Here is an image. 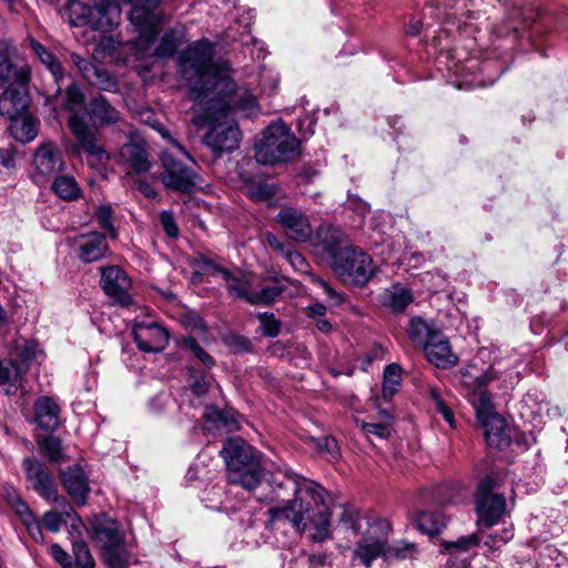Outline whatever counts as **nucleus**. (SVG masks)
<instances>
[{
  "label": "nucleus",
  "mask_w": 568,
  "mask_h": 568,
  "mask_svg": "<svg viewBox=\"0 0 568 568\" xmlns=\"http://www.w3.org/2000/svg\"><path fill=\"white\" fill-rule=\"evenodd\" d=\"M313 245L328 261L329 265L333 264V260H337L344 251L351 247L345 232L331 224H323L316 230Z\"/></svg>",
  "instance_id": "f8f14e48"
},
{
  "label": "nucleus",
  "mask_w": 568,
  "mask_h": 568,
  "mask_svg": "<svg viewBox=\"0 0 568 568\" xmlns=\"http://www.w3.org/2000/svg\"><path fill=\"white\" fill-rule=\"evenodd\" d=\"M29 78L28 65L17 61L11 49L0 48V89L26 87Z\"/></svg>",
  "instance_id": "dca6fc26"
},
{
  "label": "nucleus",
  "mask_w": 568,
  "mask_h": 568,
  "mask_svg": "<svg viewBox=\"0 0 568 568\" xmlns=\"http://www.w3.org/2000/svg\"><path fill=\"white\" fill-rule=\"evenodd\" d=\"M31 48L33 53L40 60V62L44 64L45 68L50 71L55 83L59 84L60 81L63 80L64 71L58 59L38 41L33 40L31 42Z\"/></svg>",
  "instance_id": "72a5a7b5"
},
{
  "label": "nucleus",
  "mask_w": 568,
  "mask_h": 568,
  "mask_svg": "<svg viewBox=\"0 0 568 568\" xmlns=\"http://www.w3.org/2000/svg\"><path fill=\"white\" fill-rule=\"evenodd\" d=\"M189 385L192 393L197 397L207 394L209 392L213 390V388L219 390V387L213 384V379L210 375L195 371H193L190 375Z\"/></svg>",
  "instance_id": "c03bdc74"
},
{
  "label": "nucleus",
  "mask_w": 568,
  "mask_h": 568,
  "mask_svg": "<svg viewBox=\"0 0 568 568\" xmlns=\"http://www.w3.org/2000/svg\"><path fill=\"white\" fill-rule=\"evenodd\" d=\"M60 408L50 397L42 396L34 403V420L37 425L44 429L53 432L59 426Z\"/></svg>",
  "instance_id": "a878e982"
},
{
  "label": "nucleus",
  "mask_w": 568,
  "mask_h": 568,
  "mask_svg": "<svg viewBox=\"0 0 568 568\" xmlns=\"http://www.w3.org/2000/svg\"><path fill=\"white\" fill-rule=\"evenodd\" d=\"M116 50V42L111 37H102L93 50L94 59H103L110 57Z\"/></svg>",
  "instance_id": "052dcab7"
},
{
  "label": "nucleus",
  "mask_w": 568,
  "mask_h": 568,
  "mask_svg": "<svg viewBox=\"0 0 568 568\" xmlns=\"http://www.w3.org/2000/svg\"><path fill=\"white\" fill-rule=\"evenodd\" d=\"M272 484L294 493V499L283 507L267 510L268 525L287 520L296 531H303L310 524L315 532L312 538L322 541L329 536V515L325 505L326 490L317 483L295 473L285 471L282 478L275 476Z\"/></svg>",
  "instance_id": "7ed1b4c3"
},
{
  "label": "nucleus",
  "mask_w": 568,
  "mask_h": 568,
  "mask_svg": "<svg viewBox=\"0 0 568 568\" xmlns=\"http://www.w3.org/2000/svg\"><path fill=\"white\" fill-rule=\"evenodd\" d=\"M88 532L101 549L125 538L119 523L105 514L95 515L90 519Z\"/></svg>",
  "instance_id": "412c9836"
},
{
  "label": "nucleus",
  "mask_w": 568,
  "mask_h": 568,
  "mask_svg": "<svg viewBox=\"0 0 568 568\" xmlns=\"http://www.w3.org/2000/svg\"><path fill=\"white\" fill-rule=\"evenodd\" d=\"M50 554L63 568L71 567V556L60 545L53 544L50 548Z\"/></svg>",
  "instance_id": "69168bd1"
},
{
  "label": "nucleus",
  "mask_w": 568,
  "mask_h": 568,
  "mask_svg": "<svg viewBox=\"0 0 568 568\" xmlns=\"http://www.w3.org/2000/svg\"><path fill=\"white\" fill-rule=\"evenodd\" d=\"M162 0H70V21L74 26H89L101 32L111 31L120 17L119 4H130V21L138 33L133 42L138 52H148L152 39L160 32L155 9Z\"/></svg>",
  "instance_id": "f03ea898"
},
{
  "label": "nucleus",
  "mask_w": 568,
  "mask_h": 568,
  "mask_svg": "<svg viewBox=\"0 0 568 568\" xmlns=\"http://www.w3.org/2000/svg\"><path fill=\"white\" fill-rule=\"evenodd\" d=\"M160 222L168 236L176 237L179 235V227L172 212L163 211L160 214Z\"/></svg>",
  "instance_id": "e2e57ef3"
},
{
  "label": "nucleus",
  "mask_w": 568,
  "mask_h": 568,
  "mask_svg": "<svg viewBox=\"0 0 568 568\" xmlns=\"http://www.w3.org/2000/svg\"><path fill=\"white\" fill-rule=\"evenodd\" d=\"M13 121L11 130L16 140L28 143L37 138L38 126L32 118L24 116L20 121L18 119Z\"/></svg>",
  "instance_id": "4c0bfd02"
},
{
  "label": "nucleus",
  "mask_w": 568,
  "mask_h": 568,
  "mask_svg": "<svg viewBox=\"0 0 568 568\" xmlns=\"http://www.w3.org/2000/svg\"><path fill=\"white\" fill-rule=\"evenodd\" d=\"M61 479L73 501L81 506L84 505L90 493V487L83 469L78 465L69 467L61 471Z\"/></svg>",
  "instance_id": "b1692460"
},
{
  "label": "nucleus",
  "mask_w": 568,
  "mask_h": 568,
  "mask_svg": "<svg viewBox=\"0 0 568 568\" xmlns=\"http://www.w3.org/2000/svg\"><path fill=\"white\" fill-rule=\"evenodd\" d=\"M417 526L426 535L434 536L446 526V519L442 511H422L417 517Z\"/></svg>",
  "instance_id": "c9c22d12"
},
{
  "label": "nucleus",
  "mask_w": 568,
  "mask_h": 568,
  "mask_svg": "<svg viewBox=\"0 0 568 568\" xmlns=\"http://www.w3.org/2000/svg\"><path fill=\"white\" fill-rule=\"evenodd\" d=\"M71 513L64 510L63 513H57L53 510L44 513L42 521L44 527L51 532L60 531L63 524H67L65 517H70Z\"/></svg>",
  "instance_id": "4d7b16f0"
},
{
  "label": "nucleus",
  "mask_w": 568,
  "mask_h": 568,
  "mask_svg": "<svg viewBox=\"0 0 568 568\" xmlns=\"http://www.w3.org/2000/svg\"><path fill=\"white\" fill-rule=\"evenodd\" d=\"M18 357L21 363L26 365L24 368L27 369L29 363L36 358V346L33 344L24 343V345L18 351Z\"/></svg>",
  "instance_id": "774afa93"
},
{
  "label": "nucleus",
  "mask_w": 568,
  "mask_h": 568,
  "mask_svg": "<svg viewBox=\"0 0 568 568\" xmlns=\"http://www.w3.org/2000/svg\"><path fill=\"white\" fill-rule=\"evenodd\" d=\"M0 94V114L13 121L21 116L27 108L26 87H12L2 89Z\"/></svg>",
  "instance_id": "393cba45"
},
{
  "label": "nucleus",
  "mask_w": 568,
  "mask_h": 568,
  "mask_svg": "<svg viewBox=\"0 0 568 568\" xmlns=\"http://www.w3.org/2000/svg\"><path fill=\"white\" fill-rule=\"evenodd\" d=\"M227 467V481L242 486L260 501L272 500L266 494H257L263 486V467L261 454L248 445L243 438L234 437L224 442L221 450Z\"/></svg>",
  "instance_id": "20e7f679"
},
{
  "label": "nucleus",
  "mask_w": 568,
  "mask_h": 568,
  "mask_svg": "<svg viewBox=\"0 0 568 568\" xmlns=\"http://www.w3.org/2000/svg\"><path fill=\"white\" fill-rule=\"evenodd\" d=\"M26 372L27 369L22 368L16 361H0V385L3 386L6 395L13 396L17 394Z\"/></svg>",
  "instance_id": "7c9ffc66"
},
{
  "label": "nucleus",
  "mask_w": 568,
  "mask_h": 568,
  "mask_svg": "<svg viewBox=\"0 0 568 568\" xmlns=\"http://www.w3.org/2000/svg\"><path fill=\"white\" fill-rule=\"evenodd\" d=\"M284 288L278 284L265 285L258 292H253V296L248 298L252 305H271L283 293Z\"/></svg>",
  "instance_id": "37998d69"
},
{
  "label": "nucleus",
  "mask_w": 568,
  "mask_h": 568,
  "mask_svg": "<svg viewBox=\"0 0 568 568\" xmlns=\"http://www.w3.org/2000/svg\"><path fill=\"white\" fill-rule=\"evenodd\" d=\"M265 241L273 251L283 255L294 270L301 273H305L307 271L308 264L305 257L295 248L292 243L282 241L270 232L265 234Z\"/></svg>",
  "instance_id": "c85d7f7f"
},
{
  "label": "nucleus",
  "mask_w": 568,
  "mask_h": 568,
  "mask_svg": "<svg viewBox=\"0 0 568 568\" xmlns=\"http://www.w3.org/2000/svg\"><path fill=\"white\" fill-rule=\"evenodd\" d=\"M74 241L78 256L83 263L99 261L108 251L106 237L102 233L92 232L80 234Z\"/></svg>",
  "instance_id": "5701e85b"
},
{
  "label": "nucleus",
  "mask_w": 568,
  "mask_h": 568,
  "mask_svg": "<svg viewBox=\"0 0 568 568\" xmlns=\"http://www.w3.org/2000/svg\"><path fill=\"white\" fill-rule=\"evenodd\" d=\"M414 552L415 545L400 540L394 542L393 545L386 544L385 559H405L410 557Z\"/></svg>",
  "instance_id": "603ef678"
},
{
  "label": "nucleus",
  "mask_w": 568,
  "mask_h": 568,
  "mask_svg": "<svg viewBox=\"0 0 568 568\" xmlns=\"http://www.w3.org/2000/svg\"><path fill=\"white\" fill-rule=\"evenodd\" d=\"M223 280L226 283V290L230 295L245 300L248 303V298L253 296V292L247 281L234 276L230 271L224 273Z\"/></svg>",
  "instance_id": "ea45409f"
},
{
  "label": "nucleus",
  "mask_w": 568,
  "mask_h": 568,
  "mask_svg": "<svg viewBox=\"0 0 568 568\" xmlns=\"http://www.w3.org/2000/svg\"><path fill=\"white\" fill-rule=\"evenodd\" d=\"M514 538V531L511 526L504 527L500 531H496L493 534H489L484 542L483 546L487 549L489 552H494L499 550L503 546H505L507 542H509Z\"/></svg>",
  "instance_id": "a18cd8bd"
},
{
  "label": "nucleus",
  "mask_w": 568,
  "mask_h": 568,
  "mask_svg": "<svg viewBox=\"0 0 568 568\" xmlns=\"http://www.w3.org/2000/svg\"><path fill=\"white\" fill-rule=\"evenodd\" d=\"M361 427H362V430L366 435H375L379 438H387L390 434L389 427L382 423H365V422H363Z\"/></svg>",
  "instance_id": "0e129e2a"
},
{
  "label": "nucleus",
  "mask_w": 568,
  "mask_h": 568,
  "mask_svg": "<svg viewBox=\"0 0 568 568\" xmlns=\"http://www.w3.org/2000/svg\"><path fill=\"white\" fill-rule=\"evenodd\" d=\"M213 57V44L201 39L181 53L179 68L191 98L205 111L210 130L204 143L220 155L237 149L242 135L237 123L229 119V113L235 110L250 116L257 111L258 104L251 92L236 88L229 65L214 63Z\"/></svg>",
  "instance_id": "f257e3e1"
},
{
  "label": "nucleus",
  "mask_w": 568,
  "mask_h": 568,
  "mask_svg": "<svg viewBox=\"0 0 568 568\" xmlns=\"http://www.w3.org/2000/svg\"><path fill=\"white\" fill-rule=\"evenodd\" d=\"M359 519L361 515L356 509L344 508L339 517L338 527L351 530L354 535H357L359 530Z\"/></svg>",
  "instance_id": "6e6d98bb"
},
{
  "label": "nucleus",
  "mask_w": 568,
  "mask_h": 568,
  "mask_svg": "<svg viewBox=\"0 0 568 568\" xmlns=\"http://www.w3.org/2000/svg\"><path fill=\"white\" fill-rule=\"evenodd\" d=\"M22 524L26 526L28 534L30 537L39 544H42L44 541V536L42 532L41 525L37 517L33 515L31 509L27 510L26 515L19 516Z\"/></svg>",
  "instance_id": "3c124183"
},
{
  "label": "nucleus",
  "mask_w": 568,
  "mask_h": 568,
  "mask_svg": "<svg viewBox=\"0 0 568 568\" xmlns=\"http://www.w3.org/2000/svg\"><path fill=\"white\" fill-rule=\"evenodd\" d=\"M97 221L102 229H104L111 239H116L118 231L115 230L112 219H113V209L111 205H100L95 211Z\"/></svg>",
  "instance_id": "8fccbe9b"
},
{
  "label": "nucleus",
  "mask_w": 568,
  "mask_h": 568,
  "mask_svg": "<svg viewBox=\"0 0 568 568\" xmlns=\"http://www.w3.org/2000/svg\"><path fill=\"white\" fill-rule=\"evenodd\" d=\"M192 267H199L205 276L221 275L224 278V273L229 270L220 265L210 254L196 253L190 261Z\"/></svg>",
  "instance_id": "e433bc0d"
},
{
  "label": "nucleus",
  "mask_w": 568,
  "mask_h": 568,
  "mask_svg": "<svg viewBox=\"0 0 568 568\" xmlns=\"http://www.w3.org/2000/svg\"><path fill=\"white\" fill-rule=\"evenodd\" d=\"M498 483L491 477L483 478L477 487L475 504L478 516V525L491 528L507 514L506 498L496 491Z\"/></svg>",
  "instance_id": "6e6552de"
},
{
  "label": "nucleus",
  "mask_w": 568,
  "mask_h": 568,
  "mask_svg": "<svg viewBox=\"0 0 568 568\" xmlns=\"http://www.w3.org/2000/svg\"><path fill=\"white\" fill-rule=\"evenodd\" d=\"M300 141L284 122H274L263 131L255 144V159L261 164H275L295 159Z\"/></svg>",
  "instance_id": "423d86ee"
},
{
  "label": "nucleus",
  "mask_w": 568,
  "mask_h": 568,
  "mask_svg": "<svg viewBox=\"0 0 568 568\" xmlns=\"http://www.w3.org/2000/svg\"><path fill=\"white\" fill-rule=\"evenodd\" d=\"M402 381V368L397 364H389L384 369L383 397L390 399L397 392Z\"/></svg>",
  "instance_id": "58836bf2"
},
{
  "label": "nucleus",
  "mask_w": 568,
  "mask_h": 568,
  "mask_svg": "<svg viewBox=\"0 0 568 568\" xmlns=\"http://www.w3.org/2000/svg\"><path fill=\"white\" fill-rule=\"evenodd\" d=\"M120 155L136 173H144L150 170L148 152L140 144L125 143L121 148Z\"/></svg>",
  "instance_id": "2f4dec72"
},
{
  "label": "nucleus",
  "mask_w": 568,
  "mask_h": 568,
  "mask_svg": "<svg viewBox=\"0 0 568 568\" xmlns=\"http://www.w3.org/2000/svg\"><path fill=\"white\" fill-rule=\"evenodd\" d=\"M101 287L103 292L121 306H130L133 301L129 294L131 280L119 266L101 267Z\"/></svg>",
  "instance_id": "2eb2a0df"
},
{
  "label": "nucleus",
  "mask_w": 568,
  "mask_h": 568,
  "mask_svg": "<svg viewBox=\"0 0 568 568\" xmlns=\"http://www.w3.org/2000/svg\"><path fill=\"white\" fill-rule=\"evenodd\" d=\"M1 497L18 517L26 515L27 510L30 509L27 503L22 500L19 491L11 485L6 484L1 487Z\"/></svg>",
  "instance_id": "79ce46f5"
},
{
  "label": "nucleus",
  "mask_w": 568,
  "mask_h": 568,
  "mask_svg": "<svg viewBox=\"0 0 568 568\" xmlns=\"http://www.w3.org/2000/svg\"><path fill=\"white\" fill-rule=\"evenodd\" d=\"M132 335L138 348L146 353L161 352L169 337L166 329L155 322L134 324Z\"/></svg>",
  "instance_id": "f3484780"
},
{
  "label": "nucleus",
  "mask_w": 568,
  "mask_h": 568,
  "mask_svg": "<svg viewBox=\"0 0 568 568\" xmlns=\"http://www.w3.org/2000/svg\"><path fill=\"white\" fill-rule=\"evenodd\" d=\"M331 267L343 282L359 286L366 284L375 272L372 257L352 246L333 260Z\"/></svg>",
  "instance_id": "1a4fd4ad"
},
{
  "label": "nucleus",
  "mask_w": 568,
  "mask_h": 568,
  "mask_svg": "<svg viewBox=\"0 0 568 568\" xmlns=\"http://www.w3.org/2000/svg\"><path fill=\"white\" fill-rule=\"evenodd\" d=\"M428 396L433 400L436 412L443 416V418L450 425V427H456L454 413L442 397L440 390L436 387H429Z\"/></svg>",
  "instance_id": "09e8293b"
},
{
  "label": "nucleus",
  "mask_w": 568,
  "mask_h": 568,
  "mask_svg": "<svg viewBox=\"0 0 568 568\" xmlns=\"http://www.w3.org/2000/svg\"><path fill=\"white\" fill-rule=\"evenodd\" d=\"M407 334L425 353L427 361L439 369L457 365L459 358L453 351L448 337L434 323L420 317L409 321Z\"/></svg>",
  "instance_id": "39448f33"
},
{
  "label": "nucleus",
  "mask_w": 568,
  "mask_h": 568,
  "mask_svg": "<svg viewBox=\"0 0 568 568\" xmlns=\"http://www.w3.org/2000/svg\"><path fill=\"white\" fill-rule=\"evenodd\" d=\"M87 112L94 123L102 126L120 121V112L103 95H98L89 102Z\"/></svg>",
  "instance_id": "cd10ccee"
},
{
  "label": "nucleus",
  "mask_w": 568,
  "mask_h": 568,
  "mask_svg": "<svg viewBox=\"0 0 568 568\" xmlns=\"http://www.w3.org/2000/svg\"><path fill=\"white\" fill-rule=\"evenodd\" d=\"M182 348L189 351L205 367L211 368L215 365L214 358L202 348L194 337H183Z\"/></svg>",
  "instance_id": "49530a36"
},
{
  "label": "nucleus",
  "mask_w": 568,
  "mask_h": 568,
  "mask_svg": "<svg viewBox=\"0 0 568 568\" xmlns=\"http://www.w3.org/2000/svg\"><path fill=\"white\" fill-rule=\"evenodd\" d=\"M548 554L542 555L544 568H568V558L557 549L548 548Z\"/></svg>",
  "instance_id": "bf43d9fd"
},
{
  "label": "nucleus",
  "mask_w": 568,
  "mask_h": 568,
  "mask_svg": "<svg viewBox=\"0 0 568 568\" xmlns=\"http://www.w3.org/2000/svg\"><path fill=\"white\" fill-rule=\"evenodd\" d=\"M41 450L50 462L58 463L62 456L61 442L57 437L47 436L39 442Z\"/></svg>",
  "instance_id": "864d4df0"
},
{
  "label": "nucleus",
  "mask_w": 568,
  "mask_h": 568,
  "mask_svg": "<svg viewBox=\"0 0 568 568\" xmlns=\"http://www.w3.org/2000/svg\"><path fill=\"white\" fill-rule=\"evenodd\" d=\"M494 379H496V374L491 366L486 372L480 371L473 364L460 369V384L475 409L478 423L497 414L491 396L486 390L487 385Z\"/></svg>",
  "instance_id": "0eeeda50"
},
{
  "label": "nucleus",
  "mask_w": 568,
  "mask_h": 568,
  "mask_svg": "<svg viewBox=\"0 0 568 568\" xmlns=\"http://www.w3.org/2000/svg\"><path fill=\"white\" fill-rule=\"evenodd\" d=\"M71 60L90 85L101 91H118V81L108 70L93 64L77 53L71 54Z\"/></svg>",
  "instance_id": "6ab92c4d"
},
{
  "label": "nucleus",
  "mask_w": 568,
  "mask_h": 568,
  "mask_svg": "<svg viewBox=\"0 0 568 568\" xmlns=\"http://www.w3.org/2000/svg\"><path fill=\"white\" fill-rule=\"evenodd\" d=\"M68 125L79 141L80 149L98 162H104L110 159L105 149L98 143V130L89 126L83 114L74 113L68 120Z\"/></svg>",
  "instance_id": "ddd939ff"
},
{
  "label": "nucleus",
  "mask_w": 568,
  "mask_h": 568,
  "mask_svg": "<svg viewBox=\"0 0 568 568\" xmlns=\"http://www.w3.org/2000/svg\"><path fill=\"white\" fill-rule=\"evenodd\" d=\"M483 538V532L479 530L475 534L463 536L455 541L446 542V549H457L465 552L475 551L480 546Z\"/></svg>",
  "instance_id": "de8ad7c7"
},
{
  "label": "nucleus",
  "mask_w": 568,
  "mask_h": 568,
  "mask_svg": "<svg viewBox=\"0 0 568 568\" xmlns=\"http://www.w3.org/2000/svg\"><path fill=\"white\" fill-rule=\"evenodd\" d=\"M84 102V94L80 87L72 82L67 87L65 90V108L68 110H74L80 108Z\"/></svg>",
  "instance_id": "13d9d810"
},
{
  "label": "nucleus",
  "mask_w": 568,
  "mask_h": 568,
  "mask_svg": "<svg viewBox=\"0 0 568 568\" xmlns=\"http://www.w3.org/2000/svg\"><path fill=\"white\" fill-rule=\"evenodd\" d=\"M312 282L321 287L327 297L334 300L336 304L342 302V296L329 285L328 282L318 276H312Z\"/></svg>",
  "instance_id": "338daca9"
},
{
  "label": "nucleus",
  "mask_w": 568,
  "mask_h": 568,
  "mask_svg": "<svg viewBox=\"0 0 568 568\" xmlns=\"http://www.w3.org/2000/svg\"><path fill=\"white\" fill-rule=\"evenodd\" d=\"M158 34L152 39V42L150 44V49L148 52H138L134 49L133 42L136 40V37L129 41L131 51L138 57V58H145V57H155L159 59H166L171 58L175 54L178 48L184 42V30L183 28H172L164 32L162 38L160 39V42L156 47H154V41L156 39Z\"/></svg>",
  "instance_id": "aec40b11"
},
{
  "label": "nucleus",
  "mask_w": 568,
  "mask_h": 568,
  "mask_svg": "<svg viewBox=\"0 0 568 568\" xmlns=\"http://www.w3.org/2000/svg\"><path fill=\"white\" fill-rule=\"evenodd\" d=\"M246 195L255 202H265L273 199L277 193V187L273 183L258 181L246 186Z\"/></svg>",
  "instance_id": "a19ab883"
},
{
  "label": "nucleus",
  "mask_w": 568,
  "mask_h": 568,
  "mask_svg": "<svg viewBox=\"0 0 568 568\" xmlns=\"http://www.w3.org/2000/svg\"><path fill=\"white\" fill-rule=\"evenodd\" d=\"M104 564L109 568H128L129 566V551L125 547V538L119 542L104 546L101 549Z\"/></svg>",
  "instance_id": "473e14b6"
},
{
  "label": "nucleus",
  "mask_w": 568,
  "mask_h": 568,
  "mask_svg": "<svg viewBox=\"0 0 568 568\" xmlns=\"http://www.w3.org/2000/svg\"><path fill=\"white\" fill-rule=\"evenodd\" d=\"M32 168L31 178L38 185L47 183L51 176L62 172L65 163L59 144L51 140L41 142L33 152Z\"/></svg>",
  "instance_id": "9d476101"
},
{
  "label": "nucleus",
  "mask_w": 568,
  "mask_h": 568,
  "mask_svg": "<svg viewBox=\"0 0 568 568\" xmlns=\"http://www.w3.org/2000/svg\"><path fill=\"white\" fill-rule=\"evenodd\" d=\"M276 222L293 241L305 243L313 235L308 215L296 207L283 206L277 213Z\"/></svg>",
  "instance_id": "4468645a"
},
{
  "label": "nucleus",
  "mask_w": 568,
  "mask_h": 568,
  "mask_svg": "<svg viewBox=\"0 0 568 568\" xmlns=\"http://www.w3.org/2000/svg\"><path fill=\"white\" fill-rule=\"evenodd\" d=\"M258 320L261 322L262 334L268 337H276L281 333V322L274 316L273 313H260Z\"/></svg>",
  "instance_id": "5fc2aeb1"
},
{
  "label": "nucleus",
  "mask_w": 568,
  "mask_h": 568,
  "mask_svg": "<svg viewBox=\"0 0 568 568\" xmlns=\"http://www.w3.org/2000/svg\"><path fill=\"white\" fill-rule=\"evenodd\" d=\"M161 162L163 171L160 174V179L165 187L181 193H191L199 185V175L192 169L178 161L171 152L164 151Z\"/></svg>",
  "instance_id": "9b49d317"
},
{
  "label": "nucleus",
  "mask_w": 568,
  "mask_h": 568,
  "mask_svg": "<svg viewBox=\"0 0 568 568\" xmlns=\"http://www.w3.org/2000/svg\"><path fill=\"white\" fill-rule=\"evenodd\" d=\"M316 448L321 453H326L331 458L336 459L339 456V447L334 437L325 436L315 440Z\"/></svg>",
  "instance_id": "680f3d73"
},
{
  "label": "nucleus",
  "mask_w": 568,
  "mask_h": 568,
  "mask_svg": "<svg viewBox=\"0 0 568 568\" xmlns=\"http://www.w3.org/2000/svg\"><path fill=\"white\" fill-rule=\"evenodd\" d=\"M53 192L65 201H74L81 196V189L73 176L60 175L52 183Z\"/></svg>",
  "instance_id": "f704fd0d"
},
{
  "label": "nucleus",
  "mask_w": 568,
  "mask_h": 568,
  "mask_svg": "<svg viewBox=\"0 0 568 568\" xmlns=\"http://www.w3.org/2000/svg\"><path fill=\"white\" fill-rule=\"evenodd\" d=\"M484 428V435L489 446L503 448L510 443V436L506 423L503 417L495 414L479 422Z\"/></svg>",
  "instance_id": "bb28decb"
},
{
  "label": "nucleus",
  "mask_w": 568,
  "mask_h": 568,
  "mask_svg": "<svg viewBox=\"0 0 568 568\" xmlns=\"http://www.w3.org/2000/svg\"><path fill=\"white\" fill-rule=\"evenodd\" d=\"M413 300L412 291L399 283L385 288L378 297L379 303L394 313L403 312Z\"/></svg>",
  "instance_id": "c756f323"
},
{
  "label": "nucleus",
  "mask_w": 568,
  "mask_h": 568,
  "mask_svg": "<svg viewBox=\"0 0 568 568\" xmlns=\"http://www.w3.org/2000/svg\"><path fill=\"white\" fill-rule=\"evenodd\" d=\"M386 539L367 532L357 541L353 551V560H358L362 565L369 568L377 558H385Z\"/></svg>",
  "instance_id": "4be33fe9"
},
{
  "label": "nucleus",
  "mask_w": 568,
  "mask_h": 568,
  "mask_svg": "<svg viewBox=\"0 0 568 568\" xmlns=\"http://www.w3.org/2000/svg\"><path fill=\"white\" fill-rule=\"evenodd\" d=\"M22 466L33 489L47 500H57L54 479L48 468L34 458L23 459Z\"/></svg>",
  "instance_id": "a211bd4d"
}]
</instances>
